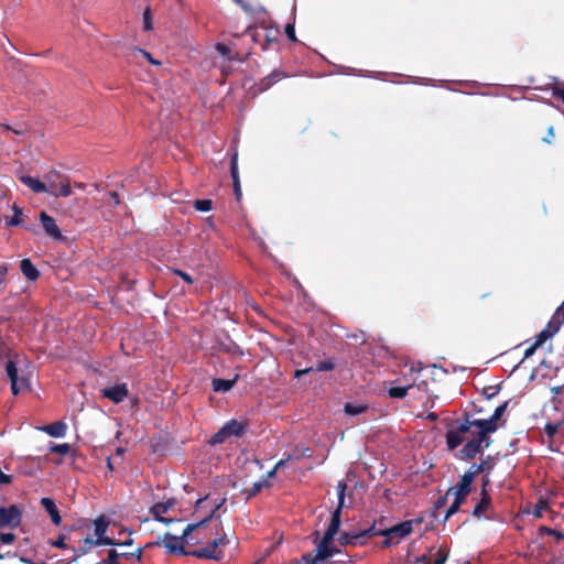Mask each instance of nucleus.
Segmentation results:
<instances>
[{
    "label": "nucleus",
    "instance_id": "1",
    "mask_svg": "<svg viewBox=\"0 0 564 564\" xmlns=\"http://www.w3.org/2000/svg\"><path fill=\"white\" fill-rule=\"evenodd\" d=\"M509 404L510 400H507L498 405L488 419H473L469 412H464L463 417L456 420L445 434L447 448L449 451L456 449L466 441L465 435L469 434L470 438L458 451L456 457L460 460H471L477 455H481L484 448H488L492 443L490 434L499 429V421L505 415Z\"/></svg>",
    "mask_w": 564,
    "mask_h": 564
},
{
    "label": "nucleus",
    "instance_id": "2",
    "mask_svg": "<svg viewBox=\"0 0 564 564\" xmlns=\"http://www.w3.org/2000/svg\"><path fill=\"white\" fill-rule=\"evenodd\" d=\"M215 510L210 512L208 517L203 519L199 522L188 524L181 536H176L166 532L163 536H159L156 541L149 542L144 545V549H152L154 546H164L169 554L173 555H182L189 556V551H187L184 544H197L200 542V539L194 535V532H197L206 525V523L214 517Z\"/></svg>",
    "mask_w": 564,
    "mask_h": 564
},
{
    "label": "nucleus",
    "instance_id": "3",
    "mask_svg": "<svg viewBox=\"0 0 564 564\" xmlns=\"http://www.w3.org/2000/svg\"><path fill=\"white\" fill-rule=\"evenodd\" d=\"M47 189L45 193L55 197H68L72 194L69 180L57 171H50L44 175Z\"/></svg>",
    "mask_w": 564,
    "mask_h": 564
},
{
    "label": "nucleus",
    "instance_id": "4",
    "mask_svg": "<svg viewBox=\"0 0 564 564\" xmlns=\"http://www.w3.org/2000/svg\"><path fill=\"white\" fill-rule=\"evenodd\" d=\"M229 541L226 536H218L214 539L208 545L189 551V556L197 558L221 561L224 558V552L221 547L227 545Z\"/></svg>",
    "mask_w": 564,
    "mask_h": 564
},
{
    "label": "nucleus",
    "instance_id": "5",
    "mask_svg": "<svg viewBox=\"0 0 564 564\" xmlns=\"http://www.w3.org/2000/svg\"><path fill=\"white\" fill-rule=\"evenodd\" d=\"M412 531H413V522L412 521H404V522L395 524L391 528L381 530L379 533H380V535L384 536L382 546L389 547L393 544H398L401 539L411 534Z\"/></svg>",
    "mask_w": 564,
    "mask_h": 564
},
{
    "label": "nucleus",
    "instance_id": "6",
    "mask_svg": "<svg viewBox=\"0 0 564 564\" xmlns=\"http://www.w3.org/2000/svg\"><path fill=\"white\" fill-rule=\"evenodd\" d=\"M346 484L339 482L338 484V506L333 511L330 522L327 527V530L324 533V536L326 540H334L335 535L338 533L340 523H341V510L345 502V490H346Z\"/></svg>",
    "mask_w": 564,
    "mask_h": 564
},
{
    "label": "nucleus",
    "instance_id": "7",
    "mask_svg": "<svg viewBox=\"0 0 564 564\" xmlns=\"http://www.w3.org/2000/svg\"><path fill=\"white\" fill-rule=\"evenodd\" d=\"M333 541L334 540H326V538L323 536L322 540L317 542L316 554L311 552L303 554V560H305L308 564H317L318 562L325 561L333 556L335 553H338L339 550L332 545Z\"/></svg>",
    "mask_w": 564,
    "mask_h": 564
},
{
    "label": "nucleus",
    "instance_id": "8",
    "mask_svg": "<svg viewBox=\"0 0 564 564\" xmlns=\"http://www.w3.org/2000/svg\"><path fill=\"white\" fill-rule=\"evenodd\" d=\"M22 521V510L17 505L0 508V530L7 527L18 528Z\"/></svg>",
    "mask_w": 564,
    "mask_h": 564
},
{
    "label": "nucleus",
    "instance_id": "9",
    "mask_svg": "<svg viewBox=\"0 0 564 564\" xmlns=\"http://www.w3.org/2000/svg\"><path fill=\"white\" fill-rule=\"evenodd\" d=\"M473 480H471V474L470 475H463L460 476L459 481L454 486L451 487L446 496L454 495V499L458 500L459 502L464 503L468 497V495L471 492L473 488Z\"/></svg>",
    "mask_w": 564,
    "mask_h": 564
},
{
    "label": "nucleus",
    "instance_id": "10",
    "mask_svg": "<svg viewBox=\"0 0 564 564\" xmlns=\"http://www.w3.org/2000/svg\"><path fill=\"white\" fill-rule=\"evenodd\" d=\"M40 223L45 234L55 241H64L66 238L63 236L55 219L46 212L42 210L39 215Z\"/></svg>",
    "mask_w": 564,
    "mask_h": 564
},
{
    "label": "nucleus",
    "instance_id": "11",
    "mask_svg": "<svg viewBox=\"0 0 564 564\" xmlns=\"http://www.w3.org/2000/svg\"><path fill=\"white\" fill-rule=\"evenodd\" d=\"M128 394L129 390L127 383L115 384L101 390V395L116 404L122 402L128 397Z\"/></svg>",
    "mask_w": 564,
    "mask_h": 564
},
{
    "label": "nucleus",
    "instance_id": "12",
    "mask_svg": "<svg viewBox=\"0 0 564 564\" xmlns=\"http://www.w3.org/2000/svg\"><path fill=\"white\" fill-rule=\"evenodd\" d=\"M216 51L221 56L226 57L228 61L243 62V61H246L247 56L249 55V52H246V53L238 52L236 48V44L234 42H230L229 44L217 43Z\"/></svg>",
    "mask_w": 564,
    "mask_h": 564
},
{
    "label": "nucleus",
    "instance_id": "13",
    "mask_svg": "<svg viewBox=\"0 0 564 564\" xmlns=\"http://www.w3.org/2000/svg\"><path fill=\"white\" fill-rule=\"evenodd\" d=\"M561 324L562 321L553 316L552 319L547 323L546 327L538 334L534 341L535 347H541L547 339L555 335L558 332Z\"/></svg>",
    "mask_w": 564,
    "mask_h": 564
},
{
    "label": "nucleus",
    "instance_id": "14",
    "mask_svg": "<svg viewBox=\"0 0 564 564\" xmlns=\"http://www.w3.org/2000/svg\"><path fill=\"white\" fill-rule=\"evenodd\" d=\"M495 467V464L492 463V457L488 455L485 459H482L479 464H473L470 468L464 474V475H470L471 474V480H475V477L478 474L486 473L490 474Z\"/></svg>",
    "mask_w": 564,
    "mask_h": 564
},
{
    "label": "nucleus",
    "instance_id": "15",
    "mask_svg": "<svg viewBox=\"0 0 564 564\" xmlns=\"http://www.w3.org/2000/svg\"><path fill=\"white\" fill-rule=\"evenodd\" d=\"M285 74L279 69H274L271 74L263 77L259 83L256 84V89L258 93H263L268 90L275 83L281 80Z\"/></svg>",
    "mask_w": 564,
    "mask_h": 564
},
{
    "label": "nucleus",
    "instance_id": "16",
    "mask_svg": "<svg viewBox=\"0 0 564 564\" xmlns=\"http://www.w3.org/2000/svg\"><path fill=\"white\" fill-rule=\"evenodd\" d=\"M41 506L44 508V510L48 513L52 522L55 525H59L62 522V518L58 511V508L55 503V501L52 498L44 497L40 501Z\"/></svg>",
    "mask_w": 564,
    "mask_h": 564
},
{
    "label": "nucleus",
    "instance_id": "17",
    "mask_svg": "<svg viewBox=\"0 0 564 564\" xmlns=\"http://www.w3.org/2000/svg\"><path fill=\"white\" fill-rule=\"evenodd\" d=\"M6 372L11 382V391L14 395L19 394L21 388L19 386L18 368L13 360H9L6 364Z\"/></svg>",
    "mask_w": 564,
    "mask_h": 564
},
{
    "label": "nucleus",
    "instance_id": "18",
    "mask_svg": "<svg viewBox=\"0 0 564 564\" xmlns=\"http://www.w3.org/2000/svg\"><path fill=\"white\" fill-rule=\"evenodd\" d=\"M230 174H231V178H232L235 196L239 200L241 198L242 192H241L240 180H239V174H238V154L237 153H235L234 156L231 158Z\"/></svg>",
    "mask_w": 564,
    "mask_h": 564
},
{
    "label": "nucleus",
    "instance_id": "19",
    "mask_svg": "<svg viewBox=\"0 0 564 564\" xmlns=\"http://www.w3.org/2000/svg\"><path fill=\"white\" fill-rule=\"evenodd\" d=\"M338 542L341 546L365 544L360 532H343L338 538Z\"/></svg>",
    "mask_w": 564,
    "mask_h": 564
},
{
    "label": "nucleus",
    "instance_id": "20",
    "mask_svg": "<svg viewBox=\"0 0 564 564\" xmlns=\"http://www.w3.org/2000/svg\"><path fill=\"white\" fill-rule=\"evenodd\" d=\"M176 505L175 498H169L163 502H156L150 508V513L153 518H158L161 514L167 513Z\"/></svg>",
    "mask_w": 564,
    "mask_h": 564
},
{
    "label": "nucleus",
    "instance_id": "21",
    "mask_svg": "<svg viewBox=\"0 0 564 564\" xmlns=\"http://www.w3.org/2000/svg\"><path fill=\"white\" fill-rule=\"evenodd\" d=\"M20 269L23 275L30 281H35L40 276L39 270L35 268V265L29 258L21 260Z\"/></svg>",
    "mask_w": 564,
    "mask_h": 564
},
{
    "label": "nucleus",
    "instance_id": "22",
    "mask_svg": "<svg viewBox=\"0 0 564 564\" xmlns=\"http://www.w3.org/2000/svg\"><path fill=\"white\" fill-rule=\"evenodd\" d=\"M19 180L34 193H45L47 187L43 181L32 177L30 175H21Z\"/></svg>",
    "mask_w": 564,
    "mask_h": 564
},
{
    "label": "nucleus",
    "instance_id": "23",
    "mask_svg": "<svg viewBox=\"0 0 564 564\" xmlns=\"http://www.w3.org/2000/svg\"><path fill=\"white\" fill-rule=\"evenodd\" d=\"M224 427L227 430L228 435L240 437L245 434L247 430V424L245 422L237 421L235 419L228 421Z\"/></svg>",
    "mask_w": 564,
    "mask_h": 564
},
{
    "label": "nucleus",
    "instance_id": "24",
    "mask_svg": "<svg viewBox=\"0 0 564 564\" xmlns=\"http://www.w3.org/2000/svg\"><path fill=\"white\" fill-rule=\"evenodd\" d=\"M66 424L62 421H57L45 425L42 430L52 437H63L66 433Z\"/></svg>",
    "mask_w": 564,
    "mask_h": 564
},
{
    "label": "nucleus",
    "instance_id": "25",
    "mask_svg": "<svg viewBox=\"0 0 564 564\" xmlns=\"http://www.w3.org/2000/svg\"><path fill=\"white\" fill-rule=\"evenodd\" d=\"M491 507V497L490 495H481L479 502L475 506L473 510V516L477 519L482 518L485 512Z\"/></svg>",
    "mask_w": 564,
    "mask_h": 564
},
{
    "label": "nucleus",
    "instance_id": "26",
    "mask_svg": "<svg viewBox=\"0 0 564 564\" xmlns=\"http://www.w3.org/2000/svg\"><path fill=\"white\" fill-rule=\"evenodd\" d=\"M238 379V376H236L232 380L228 379H214L213 380V389L215 392H227L231 390Z\"/></svg>",
    "mask_w": 564,
    "mask_h": 564
},
{
    "label": "nucleus",
    "instance_id": "27",
    "mask_svg": "<svg viewBox=\"0 0 564 564\" xmlns=\"http://www.w3.org/2000/svg\"><path fill=\"white\" fill-rule=\"evenodd\" d=\"M219 350L223 352L231 354V355H242L241 348L230 338H227L226 341L217 340Z\"/></svg>",
    "mask_w": 564,
    "mask_h": 564
},
{
    "label": "nucleus",
    "instance_id": "28",
    "mask_svg": "<svg viewBox=\"0 0 564 564\" xmlns=\"http://www.w3.org/2000/svg\"><path fill=\"white\" fill-rule=\"evenodd\" d=\"M449 556V549L447 546L435 547L432 564H445Z\"/></svg>",
    "mask_w": 564,
    "mask_h": 564
},
{
    "label": "nucleus",
    "instance_id": "29",
    "mask_svg": "<svg viewBox=\"0 0 564 564\" xmlns=\"http://www.w3.org/2000/svg\"><path fill=\"white\" fill-rule=\"evenodd\" d=\"M411 388L412 386L391 387L388 390V394L391 399H403L408 395V392Z\"/></svg>",
    "mask_w": 564,
    "mask_h": 564
},
{
    "label": "nucleus",
    "instance_id": "30",
    "mask_svg": "<svg viewBox=\"0 0 564 564\" xmlns=\"http://www.w3.org/2000/svg\"><path fill=\"white\" fill-rule=\"evenodd\" d=\"M83 542L84 546L82 549L73 547L75 558L86 554L93 546H96L95 540L90 536L85 538Z\"/></svg>",
    "mask_w": 564,
    "mask_h": 564
},
{
    "label": "nucleus",
    "instance_id": "31",
    "mask_svg": "<svg viewBox=\"0 0 564 564\" xmlns=\"http://www.w3.org/2000/svg\"><path fill=\"white\" fill-rule=\"evenodd\" d=\"M229 437L230 436L228 435L227 430L223 426L217 433H215L210 437L208 443L210 445H218V444H221V443L226 442Z\"/></svg>",
    "mask_w": 564,
    "mask_h": 564
},
{
    "label": "nucleus",
    "instance_id": "32",
    "mask_svg": "<svg viewBox=\"0 0 564 564\" xmlns=\"http://www.w3.org/2000/svg\"><path fill=\"white\" fill-rule=\"evenodd\" d=\"M96 536H101L106 533L108 528V521L105 517H99L94 521Z\"/></svg>",
    "mask_w": 564,
    "mask_h": 564
},
{
    "label": "nucleus",
    "instance_id": "33",
    "mask_svg": "<svg viewBox=\"0 0 564 564\" xmlns=\"http://www.w3.org/2000/svg\"><path fill=\"white\" fill-rule=\"evenodd\" d=\"M264 486H268L267 479H264L262 481L253 482L252 487L250 489L245 490V494L247 495V499H250V498L257 496Z\"/></svg>",
    "mask_w": 564,
    "mask_h": 564
},
{
    "label": "nucleus",
    "instance_id": "34",
    "mask_svg": "<svg viewBox=\"0 0 564 564\" xmlns=\"http://www.w3.org/2000/svg\"><path fill=\"white\" fill-rule=\"evenodd\" d=\"M500 391V386H488L482 389L481 395L485 398V400L489 401L494 399Z\"/></svg>",
    "mask_w": 564,
    "mask_h": 564
},
{
    "label": "nucleus",
    "instance_id": "35",
    "mask_svg": "<svg viewBox=\"0 0 564 564\" xmlns=\"http://www.w3.org/2000/svg\"><path fill=\"white\" fill-rule=\"evenodd\" d=\"M194 207L198 212H209L213 208V200L212 199H196L194 202Z\"/></svg>",
    "mask_w": 564,
    "mask_h": 564
},
{
    "label": "nucleus",
    "instance_id": "36",
    "mask_svg": "<svg viewBox=\"0 0 564 564\" xmlns=\"http://www.w3.org/2000/svg\"><path fill=\"white\" fill-rule=\"evenodd\" d=\"M366 410H367L366 405H355L351 403H346L344 406L345 413L349 414V415H357V414L364 413Z\"/></svg>",
    "mask_w": 564,
    "mask_h": 564
},
{
    "label": "nucleus",
    "instance_id": "37",
    "mask_svg": "<svg viewBox=\"0 0 564 564\" xmlns=\"http://www.w3.org/2000/svg\"><path fill=\"white\" fill-rule=\"evenodd\" d=\"M143 547H137L133 552H121L120 555L122 558H126V560H130V558H134L135 561L140 562L142 560V556H143Z\"/></svg>",
    "mask_w": 564,
    "mask_h": 564
},
{
    "label": "nucleus",
    "instance_id": "38",
    "mask_svg": "<svg viewBox=\"0 0 564 564\" xmlns=\"http://www.w3.org/2000/svg\"><path fill=\"white\" fill-rule=\"evenodd\" d=\"M549 508V503H547V500L541 498L539 499V501L536 502V505L534 506V509H533V516L535 518H542L543 516V512Z\"/></svg>",
    "mask_w": 564,
    "mask_h": 564
},
{
    "label": "nucleus",
    "instance_id": "39",
    "mask_svg": "<svg viewBox=\"0 0 564 564\" xmlns=\"http://www.w3.org/2000/svg\"><path fill=\"white\" fill-rule=\"evenodd\" d=\"M13 212H14L13 217H11L7 221L8 226H19L22 221V219H21L22 210L17 205L13 206Z\"/></svg>",
    "mask_w": 564,
    "mask_h": 564
},
{
    "label": "nucleus",
    "instance_id": "40",
    "mask_svg": "<svg viewBox=\"0 0 564 564\" xmlns=\"http://www.w3.org/2000/svg\"><path fill=\"white\" fill-rule=\"evenodd\" d=\"M435 546H431L426 554L421 555L415 560L416 563L422 564H432V558L434 556Z\"/></svg>",
    "mask_w": 564,
    "mask_h": 564
},
{
    "label": "nucleus",
    "instance_id": "41",
    "mask_svg": "<svg viewBox=\"0 0 564 564\" xmlns=\"http://www.w3.org/2000/svg\"><path fill=\"white\" fill-rule=\"evenodd\" d=\"M51 452L58 455H67L70 452V445L67 443L57 444L51 447Z\"/></svg>",
    "mask_w": 564,
    "mask_h": 564
},
{
    "label": "nucleus",
    "instance_id": "42",
    "mask_svg": "<svg viewBox=\"0 0 564 564\" xmlns=\"http://www.w3.org/2000/svg\"><path fill=\"white\" fill-rule=\"evenodd\" d=\"M143 29L144 31H151L153 29L151 10L149 8L143 12Z\"/></svg>",
    "mask_w": 564,
    "mask_h": 564
},
{
    "label": "nucleus",
    "instance_id": "43",
    "mask_svg": "<svg viewBox=\"0 0 564 564\" xmlns=\"http://www.w3.org/2000/svg\"><path fill=\"white\" fill-rule=\"evenodd\" d=\"M335 368V364L332 360H323L316 364V371H329Z\"/></svg>",
    "mask_w": 564,
    "mask_h": 564
},
{
    "label": "nucleus",
    "instance_id": "44",
    "mask_svg": "<svg viewBox=\"0 0 564 564\" xmlns=\"http://www.w3.org/2000/svg\"><path fill=\"white\" fill-rule=\"evenodd\" d=\"M462 505H463L462 502H459L458 500H455V499H454V501H453V502H452V505L448 507V509H447V511H446V513H445V518H444V520H447V519H449L453 514H455V513L459 510V508H460V506H462Z\"/></svg>",
    "mask_w": 564,
    "mask_h": 564
},
{
    "label": "nucleus",
    "instance_id": "45",
    "mask_svg": "<svg viewBox=\"0 0 564 564\" xmlns=\"http://www.w3.org/2000/svg\"><path fill=\"white\" fill-rule=\"evenodd\" d=\"M0 129H1V133L8 138V133L9 132H13L14 134H18V135H21L23 134V130H19V129H14L12 127H10L9 124L7 123H0Z\"/></svg>",
    "mask_w": 564,
    "mask_h": 564
},
{
    "label": "nucleus",
    "instance_id": "46",
    "mask_svg": "<svg viewBox=\"0 0 564 564\" xmlns=\"http://www.w3.org/2000/svg\"><path fill=\"white\" fill-rule=\"evenodd\" d=\"M381 530H382V529L377 530V529H376V525H375V524H372L370 528H368V529H366V530L360 531V533L362 534V539H364V541L366 542V540H367L368 538H370V536H373V535H380V533H379V532H380Z\"/></svg>",
    "mask_w": 564,
    "mask_h": 564
},
{
    "label": "nucleus",
    "instance_id": "47",
    "mask_svg": "<svg viewBox=\"0 0 564 564\" xmlns=\"http://www.w3.org/2000/svg\"><path fill=\"white\" fill-rule=\"evenodd\" d=\"M552 96L560 99L564 104V87L553 85L550 87Z\"/></svg>",
    "mask_w": 564,
    "mask_h": 564
},
{
    "label": "nucleus",
    "instance_id": "48",
    "mask_svg": "<svg viewBox=\"0 0 564 564\" xmlns=\"http://www.w3.org/2000/svg\"><path fill=\"white\" fill-rule=\"evenodd\" d=\"M95 543L96 545H117V541L109 538V536H105L101 535V536H97V539L95 540Z\"/></svg>",
    "mask_w": 564,
    "mask_h": 564
},
{
    "label": "nucleus",
    "instance_id": "49",
    "mask_svg": "<svg viewBox=\"0 0 564 564\" xmlns=\"http://www.w3.org/2000/svg\"><path fill=\"white\" fill-rule=\"evenodd\" d=\"M285 34L290 41L297 42V39L295 36V29H294L293 24L289 23L285 25Z\"/></svg>",
    "mask_w": 564,
    "mask_h": 564
},
{
    "label": "nucleus",
    "instance_id": "50",
    "mask_svg": "<svg viewBox=\"0 0 564 564\" xmlns=\"http://www.w3.org/2000/svg\"><path fill=\"white\" fill-rule=\"evenodd\" d=\"M15 540V534L11 532L0 533V541L3 544H10Z\"/></svg>",
    "mask_w": 564,
    "mask_h": 564
},
{
    "label": "nucleus",
    "instance_id": "51",
    "mask_svg": "<svg viewBox=\"0 0 564 564\" xmlns=\"http://www.w3.org/2000/svg\"><path fill=\"white\" fill-rule=\"evenodd\" d=\"M235 3L241 7V9L247 13H253L254 9L250 6L246 0H234Z\"/></svg>",
    "mask_w": 564,
    "mask_h": 564
},
{
    "label": "nucleus",
    "instance_id": "52",
    "mask_svg": "<svg viewBox=\"0 0 564 564\" xmlns=\"http://www.w3.org/2000/svg\"><path fill=\"white\" fill-rule=\"evenodd\" d=\"M51 545L63 550L68 547V545L65 543V535H59L55 541L51 543Z\"/></svg>",
    "mask_w": 564,
    "mask_h": 564
},
{
    "label": "nucleus",
    "instance_id": "53",
    "mask_svg": "<svg viewBox=\"0 0 564 564\" xmlns=\"http://www.w3.org/2000/svg\"><path fill=\"white\" fill-rule=\"evenodd\" d=\"M174 273L176 275H178L180 278H182L188 284H192L194 282L192 276L188 273H186V272H184L182 270L175 269Z\"/></svg>",
    "mask_w": 564,
    "mask_h": 564
},
{
    "label": "nucleus",
    "instance_id": "54",
    "mask_svg": "<svg viewBox=\"0 0 564 564\" xmlns=\"http://www.w3.org/2000/svg\"><path fill=\"white\" fill-rule=\"evenodd\" d=\"M553 138H554V128H553V126H550L549 129H547V133L542 139V141L547 143V144H550V143H552Z\"/></svg>",
    "mask_w": 564,
    "mask_h": 564
},
{
    "label": "nucleus",
    "instance_id": "55",
    "mask_svg": "<svg viewBox=\"0 0 564 564\" xmlns=\"http://www.w3.org/2000/svg\"><path fill=\"white\" fill-rule=\"evenodd\" d=\"M135 51H138L139 53H141L151 64H154V65H159L160 62L155 61L150 53H148L147 51L144 50H141V48H135Z\"/></svg>",
    "mask_w": 564,
    "mask_h": 564
},
{
    "label": "nucleus",
    "instance_id": "56",
    "mask_svg": "<svg viewBox=\"0 0 564 564\" xmlns=\"http://www.w3.org/2000/svg\"><path fill=\"white\" fill-rule=\"evenodd\" d=\"M489 474H487L484 478H482V484H481V495H489L488 491H487V487L489 486L490 484V480H489V477H488Z\"/></svg>",
    "mask_w": 564,
    "mask_h": 564
},
{
    "label": "nucleus",
    "instance_id": "57",
    "mask_svg": "<svg viewBox=\"0 0 564 564\" xmlns=\"http://www.w3.org/2000/svg\"><path fill=\"white\" fill-rule=\"evenodd\" d=\"M539 347H535V343H533L530 347H528L524 351V358H529L531 357L535 350L538 349Z\"/></svg>",
    "mask_w": 564,
    "mask_h": 564
},
{
    "label": "nucleus",
    "instance_id": "58",
    "mask_svg": "<svg viewBox=\"0 0 564 564\" xmlns=\"http://www.w3.org/2000/svg\"><path fill=\"white\" fill-rule=\"evenodd\" d=\"M7 272H8L7 265L6 264H1L0 265V285L4 282Z\"/></svg>",
    "mask_w": 564,
    "mask_h": 564
},
{
    "label": "nucleus",
    "instance_id": "59",
    "mask_svg": "<svg viewBox=\"0 0 564 564\" xmlns=\"http://www.w3.org/2000/svg\"><path fill=\"white\" fill-rule=\"evenodd\" d=\"M446 500H447V496H446V495H445L444 497H440V498L435 501V508H436V509L443 508V507L446 505Z\"/></svg>",
    "mask_w": 564,
    "mask_h": 564
},
{
    "label": "nucleus",
    "instance_id": "60",
    "mask_svg": "<svg viewBox=\"0 0 564 564\" xmlns=\"http://www.w3.org/2000/svg\"><path fill=\"white\" fill-rule=\"evenodd\" d=\"M109 196L112 199L115 206L120 205V198H119V194L117 192H110Z\"/></svg>",
    "mask_w": 564,
    "mask_h": 564
},
{
    "label": "nucleus",
    "instance_id": "61",
    "mask_svg": "<svg viewBox=\"0 0 564 564\" xmlns=\"http://www.w3.org/2000/svg\"><path fill=\"white\" fill-rule=\"evenodd\" d=\"M153 519H154V520H156V521H159V522H161V523H164V524H170V523H172V522L174 521V519H172V518H165V517H163V514H161V516H160V517H158V518H153Z\"/></svg>",
    "mask_w": 564,
    "mask_h": 564
},
{
    "label": "nucleus",
    "instance_id": "62",
    "mask_svg": "<svg viewBox=\"0 0 564 564\" xmlns=\"http://www.w3.org/2000/svg\"><path fill=\"white\" fill-rule=\"evenodd\" d=\"M19 386L21 390L26 389L29 387V379L25 377L19 378Z\"/></svg>",
    "mask_w": 564,
    "mask_h": 564
},
{
    "label": "nucleus",
    "instance_id": "63",
    "mask_svg": "<svg viewBox=\"0 0 564 564\" xmlns=\"http://www.w3.org/2000/svg\"><path fill=\"white\" fill-rule=\"evenodd\" d=\"M311 370H312V368L300 369V370L295 371L294 376H295V378H301L302 376L308 373Z\"/></svg>",
    "mask_w": 564,
    "mask_h": 564
},
{
    "label": "nucleus",
    "instance_id": "64",
    "mask_svg": "<svg viewBox=\"0 0 564 564\" xmlns=\"http://www.w3.org/2000/svg\"><path fill=\"white\" fill-rule=\"evenodd\" d=\"M545 432L547 433V435H553L556 432V426L546 424Z\"/></svg>",
    "mask_w": 564,
    "mask_h": 564
}]
</instances>
